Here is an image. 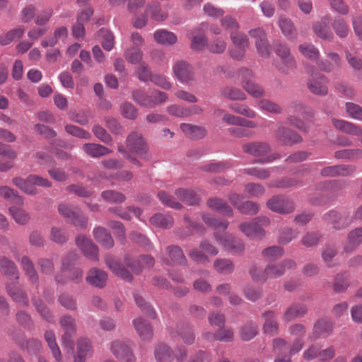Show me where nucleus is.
<instances>
[{"instance_id": "nucleus-1", "label": "nucleus", "mask_w": 362, "mask_h": 362, "mask_svg": "<svg viewBox=\"0 0 362 362\" xmlns=\"http://www.w3.org/2000/svg\"><path fill=\"white\" fill-rule=\"evenodd\" d=\"M296 266L294 260L286 259L279 263L268 264L263 271H260L256 267H252L249 272L254 281L264 282L270 279H274L282 276L286 269H294Z\"/></svg>"}, {"instance_id": "nucleus-2", "label": "nucleus", "mask_w": 362, "mask_h": 362, "mask_svg": "<svg viewBox=\"0 0 362 362\" xmlns=\"http://www.w3.org/2000/svg\"><path fill=\"white\" fill-rule=\"evenodd\" d=\"M13 183L24 193L35 195L37 193L36 187H50L52 184L46 178L37 175H30L25 179L17 177L13 179Z\"/></svg>"}, {"instance_id": "nucleus-3", "label": "nucleus", "mask_w": 362, "mask_h": 362, "mask_svg": "<svg viewBox=\"0 0 362 362\" xmlns=\"http://www.w3.org/2000/svg\"><path fill=\"white\" fill-rule=\"evenodd\" d=\"M59 214L78 229H85L88 226V219L77 207H72L66 204H60L58 206Z\"/></svg>"}, {"instance_id": "nucleus-4", "label": "nucleus", "mask_w": 362, "mask_h": 362, "mask_svg": "<svg viewBox=\"0 0 362 362\" xmlns=\"http://www.w3.org/2000/svg\"><path fill=\"white\" fill-rule=\"evenodd\" d=\"M239 76L242 87L249 95L256 98L265 95L264 89L254 81V75L250 69H240Z\"/></svg>"}, {"instance_id": "nucleus-5", "label": "nucleus", "mask_w": 362, "mask_h": 362, "mask_svg": "<svg viewBox=\"0 0 362 362\" xmlns=\"http://www.w3.org/2000/svg\"><path fill=\"white\" fill-rule=\"evenodd\" d=\"M214 238L226 252L233 255H242L244 253L245 244L240 239L228 234L219 235L217 233H214Z\"/></svg>"}, {"instance_id": "nucleus-6", "label": "nucleus", "mask_w": 362, "mask_h": 362, "mask_svg": "<svg viewBox=\"0 0 362 362\" xmlns=\"http://www.w3.org/2000/svg\"><path fill=\"white\" fill-rule=\"evenodd\" d=\"M127 147L138 156H146L149 146L143 135L136 131L130 132L126 139Z\"/></svg>"}, {"instance_id": "nucleus-7", "label": "nucleus", "mask_w": 362, "mask_h": 362, "mask_svg": "<svg viewBox=\"0 0 362 362\" xmlns=\"http://www.w3.org/2000/svg\"><path fill=\"white\" fill-rule=\"evenodd\" d=\"M266 205L271 211L281 214H291L295 210L293 202L281 195L272 197Z\"/></svg>"}, {"instance_id": "nucleus-8", "label": "nucleus", "mask_w": 362, "mask_h": 362, "mask_svg": "<svg viewBox=\"0 0 362 362\" xmlns=\"http://www.w3.org/2000/svg\"><path fill=\"white\" fill-rule=\"evenodd\" d=\"M59 325L64 331L62 336V344L65 348L73 349L72 337L76 333L75 320L70 315H64L59 319Z\"/></svg>"}, {"instance_id": "nucleus-9", "label": "nucleus", "mask_w": 362, "mask_h": 362, "mask_svg": "<svg viewBox=\"0 0 362 362\" xmlns=\"http://www.w3.org/2000/svg\"><path fill=\"white\" fill-rule=\"evenodd\" d=\"M274 52L282 61L283 66L279 68L281 72L288 73L296 68V60L291 54L290 49L286 44L276 42L274 45Z\"/></svg>"}, {"instance_id": "nucleus-10", "label": "nucleus", "mask_w": 362, "mask_h": 362, "mask_svg": "<svg viewBox=\"0 0 362 362\" xmlns=\"http://www.w3.org/2000/svg\"><path fill=\"white\" fill-rule=\"evenodd\" d=\"M243 151L252 157L262 158L267 156L272 151L268 142L263 141H252L243 144Z\"/></svg>"}, {"instance_id": "nucleus-11", "label": "nucleus", "mask_w": 362, "mask_h": 362, "mask_svg": "<svg viewBox=\"0 0 362 362\" xmlns=\"http://www.w3.org/2000/svg\"><path fill=\"white\" fill-rule=\"evenodd\" d=\"M173 72L175 78L182 83L189 84L194 79L193 67L184 60H180L175 63L173 66Z\"/></svg>"}, {"instance_id": "nucleus-12", "label": "nucleus", "mask_w": 362, "mask_h": 362, "mask_svg": "<svg viewBox=\"0 0 362 362\" xmlns=\"http://www.w3.org/2000/svg\"><path fill=\"white\" fill-rule=\"evenodd\" d=\"M110 350L112 354L119 360H124L126 362H135L136 358L127 341H113L110 344Z\"/></svg>"}, {"instance_id": "nucleus-13", "label": "nucleus", "mask_w": 362, "mask_h": 362, "mask_svg": "<svg viewBox=\"0 0 362 362\" xmlns=\"http://www.w3.org/2000/svg\"><path fill=\"white\" fill-rule=\"evenodd\" d=\"M275 138L284 145L299 144L303 141L301 136L293 129L279 126L274 132Z\"/></svg>"}, {"instance_id": "nucleus-14", "label": "nucleus", "mask_w": 362, "mask_h": 362, "mask_svg": "<svg viewBox=\"0 0 362 362\" xmlns=\"http://www.w3.org/2000/svg\"><path fill=\"white\" fill-rule=\"evenodd\" d=\"M78 257L75 252L69 253L62 262V272H67L69 279L75 284H79L83 279V272L80 268H71L69 269V267L71 262L76 261Z\"/></svg>"}, {"instance_id": "nucleus-15", "label": "nucleus", "mask_w": 362, "mask_h": 362, "mask_svg": "<svg viewBox=\"0 0 362 362\" xmlns=\"http://www.w3.org/2000/svg\"><path fill=\"white\" fill-rule=\"evenodd\" d=\"M76 243L87 259L92 261L98 260V248L90 239L80 235L76 238Z\"/></svg>"}, {"instance_id": "nucleus-16", "label": "nucleus", "mask_w": 362, "mask_h": 362, "mask_svg": "<svg viewBox=\"0 0 362 362\" xmlns=\"http://www.w3.org/2000/svg\"><path fill=\"white\" fill-rule=\"evenodd\" d=\"M327 83L328 80L325 76L317 74L308 81V88L312 93L324 96L328 93Z\"/></svg>"}, {"instance_id": "nucleus-17", "label": "nucleus", "mask_w": 362, "mask_h": 362, "mask_svg": "<svg viewBox=\"0 0 362 362\" xmlns=\"http://www.w3.org/2000/svg\"><path fill=\"white\" fill-rule=\"evenodd\" d=\"M250 35L255 39V45L259 54L267 57L269 54V42L264 29L257 28L249 31Z\"/></svg>"}, {"instance_id": "nucleus-18", "label": "nucleus", "mask_w": 362, "mask_h": 362, "mask_svg": "<svg viewBox=\"0 0 362 362\" xmlns=\"http://www.w3.org/2000/svg\"><path fill=\"white\" fill-rule=\"evenodd\" d=\"M355 172L354 165L341 164L323 168L321 170V175L324 177L349 176Z\"/></svg>"}, {"instance_id": "nucleus-19", "label": "nucleus", "mask_w": 362, "mask_h": 362, "mask_svg": "<svg viewBox=\"0 0 362 362\" xmlns=\"http://www.w3.org/2000/svg\"><path fill=\"white\" fill-rule=\"evenodd\" d=\"M329 22L330 17L325 16L320 21L313 23V30L319 38L325 40H331L333 39L334 35L329 26Z\"/></svg>"}, {"instance_id": "nucleus-20", "label": "nucleus", "mask_w": 362, "mask_h": 362, "mask_svg": "<svg viewBox=\"0 0 362 362\" xmlns=\"http://www.w3.org/2000/svg\"><path fill=\"white\" fill-rule=\"evenodd\" d=\"M8 295L11 299L21 307H27L29 305V299L26 293L18 286L16 282L8 283L6 285Z\"/></svg>"}, {"instance_id": "nucleus-21", "label": "nucleus", "mask_w": 362, "mask_h": 362, "mask_svg": "<svg viewBox=\"0 0 362 362\" xmlns=\"http://www.w3.org/2000/svg\"><path fill=\"white\" fill-rule=\"evenodd\" d=\"M239 229L250 239L261 240L266 235L265 230L254 219L250 222L242 223Z\"/></svg>"}, {"instance_id": "nucleus-22", "label": "nucleus", "mask_w": 362, "mask_h": 362, "mask_svg": "<svg viewBox=\"0 0 362 362\" xmlns=\"http://www.w3.org/2000/svg\"><path fill=\"white\" fill-rule=\"evenodd\" d=\"M107 280V274L98 268H91L87 273L86 283L93 287L103 288L105 286Z\"/></svg>"}, {"instance_id": "nucleus-23", "label": "nucleus", "mask_w": 362, "mask_h": 362, "mask_svg": "<svg viewBox=\"0 0 362 362\" xmlns=\"http://www.w3.org/2000/svg\"><path fill=\"white\" fill-rule=\"evenodd\" d=\"M125 264L132 269L136 274H139L143 268H149L153 266L154 259L151 255H141L138 259V262L131 259L129 257L124 259Z\"/></svg>"}, {"instance_id": "nucleus-24", "label": "nucleus", "mask_w": 362, "mask_h": 362, "mask_svg": "<svg viewBox=\"0 0 362 362\" xmlns=\"http://www.w3.org/2000/svg\"><path fill=\"white\" fill-rule=\"evenodd\" d=\"M362 245V227L351 230L347 235L346 242L344 245V252L351 253Z\"/></svg>"}, {"instance_id": "nucleus-25", "label": "nucleus", "mask_w": 362, "mask_h": 362, "mask_svg": "<svg viewBox=\"0 0 362 362\" xmlns=\"http://www.w3.org/2000/svg\"><path fill=\"white\" fill-rule=\"evenodd\" d=\"M93 354V347L87 338H80L76 341V354L74 362H85L87 357Z\"/></svg>"}, {"instance_id": "nucleus-26", "label": "nucleus", "mask_w": 362, "mask_h": 362, "mask_svg": "<svg viewBox=\"0 0 362 362\" xmlns=\"http://www.w3.org/2000/svg\"><path fill=\"white\" fill-rule=\"evenodd\" d=\"M105 263L108 268L118 277L127 281H131L133 279L130 272L118 262L111 256L105 257Z\"/></svg>"}, {"instance_id": "nucleus-27", "label": "nucleus", "mask_w": 362, "mask_h": 362, "mask_svg": "<svg viewBox=\"0 0 362 362\" xmlns=\"http://www.w3.org/2000/svg\"><path fill=\"white\" fill-rule=\"evenodd\" d=\"M133 325L141 340L149 341L153 338V329L146 320L141 317L136 318L133 321Z\"/></svg>"}, {"instance_id": "nucleus-28", "label": "nucleus", "mask_w": 362, "mask_h": 362, "mask_svg": "<svg viewBox=\"0 0 362 362\" xmlns=\"http://www.w3.org/2000/svg\"><path fill=\"white\" fill-rule=\"evenodd\" d=\"M262 317L264 320L263 332L270 336H274L279 333V323L275 320L276 314L272 310H267L262 313Z\"/></svg>"}, {"instance_id": "nucleus-29", "label": "nucleus", "mask_w": 362, "mask_h": 362, "mask_svg": "<svg viewBox=\"0 0 362 362\" xmlns=\"http://www.w3.org/2000/svg\"><path fill=\"white\" fill-rule=\"evenodd\" d=\"M0 271L8 279H19V272L16 264L6 257H0Z\"/></svg>"}, {"instance_id": "nucleus-30", "label": "nucleus", "mask_w": 362, "mask_h": 362, "mask_svg": "<svg viewBox=\"0 0 362 362\" xmlns=\"http://www.w3.org/2000/svg\"><path fill=\"white\" fill-rule=\"evenodd\" d=\"M273 349L279 355L274 362H291V356L284 354L288 348V342L282 338H275L272 342Z\"/></svg>"}, {"instance_id": "nucleus-31", "label": "nucleus", "mask_w": 362, "mask_h": 362, "mask_svg": "<svg viewBox=\"0 0 362 362\" xmlns=\"http://www.w3.org/2000/svg\"><path fill=\"white\" fill-rule=\"evenodd\" d=\"M323 220L332 224L336 230H341L347 227L348 223L343 218L342 216L337 211L331 210L323 215Z\"/></svg>"}, {"instance_id": "nucleus-32", "label": "nucleus", "mask_w": 362, "mask_h": 362, "mask_svg": "<svg viewBox=\"0 0 362 362\" xmlns=\"http://www.w3.org/2000/svg\"><path fill=\"white\" fill-rule=\"evenodd\" d=\"M208 206L227 216H233V211L226 201L219 198H211L207 202Z\"/></svg>"}, {"instance_id": "nucleus-33", "label": "nucleus", "mask_w": 362, "mask_h": 362, "mask_svg": "<svg viewBox=\"0 0 362 362\" xmlns=\"http://www.w3.org/2000/svg\"><path fill=\"white\" fill-rule=\"evenodd\" d=\"M180 129L187 136L192 139H201L206 134L204 127L191 124L182 123L180 124Z\"/></svg>"}, {"instance_id": "nucleus-34", "label": "nucleus", "mask_w": 362, "mask_h": 362, "mask_svg": "<svg viewBox=\"0 0 362 362\" xmlns=\"http://www.w3.org/2000/svg\"><path fill=\"white\" fill-rule=\"evenodd\" d=\"M191 48L193 50L201 51L207 46V40L202 28H197L192 31Z\"/></svg>"}, {"instance_id": "nucleus-35", "label": "nucleus", "mask_w": 362, "mask_h": 362, "mask_svg": "<svg viewBox=\"0 0 362 362\" xmlns=\"http://www.w3.org/2000/svg\"><path fill=\"white\" fill-rule=\"evenodd\" d=\"M279 26L281 33L289 40L294 39L297 36V32L292 21L285 16H280L279 17Z\"/></svg>"}, {"instance_id": "nucleus-36", "label": "nucleus", "mask_w": 362, "mask_h": 362, "mask_svg": "<svg viewBox=\"0 0 362 362\" xmlns=\"http://www.w3.org/2000/svg\"><path fill=\"white\" fill-rule=\"evenodd\" d=\"M21 265L28 276L29 281L34 284L38 283V274L35 269L34 264L28 256H23L21 259Z\"/></svg>"}, {"instance_id": "nucleus-37", "label": "nucleus", "mask_w": 362, "mask_h": 362, "mask_svg": "<svg viewBox=\"0 0 362 362\" xmlns=\"http://www.w3.org/2000/svg\"><path fill=\"white\" fill-rule=\"evenodd\" d=\"M332 332V323L329 320L321 319L314 325L313 334L315 338L325 337Z\"/></svg>"}, {"instance_id": "nucleus-38", "label": "nucleus", "mask_w": 362, "mask_h": 362, "mask_svg": "<svg viewBox=\"0 0 362 362\" xmlns=\"http://www.w3.org/2000/svg\"><path fill=\"white\" fill-rule=\"evenodd\" d=\"M44 339L46 341L52 356L57 362L62 360V354L56 341V336L53 331L47 330L44 334Z\"/></svg>"}, {"instance_id": "nucleus-39", "label": "nucleus", "mask_w": 362, "mask_h": 362, "mask_svg": "<svg viewBox=\"0 0 362 362\" xmlns=\"http://www.w3.org/2000/svg\"><path fill=\"white\" fill-rule=\"evenodd\" d=\"M95 239L105 248H111L114 245V240L107 230L102 227L95 228L93 230Z\"/></svg>"}, {"instance_id": "nucleus-40", "label": "nucleus", "mask_w": 362, "mask_h": 362, "mask_svg": "<svg viewBox=\"0 0 362 362\" xmlns=\"http://www.w3.org/2000/svg\"><path fill=\"white\" fill-rule=\"evenodd\" d=\"M83 150L91 157H100L110 154L112 151L107 147L98 144H86L83 146Z\"/></svg>"}, {"instance_id": "nucleus-41", "label": "nucleus", "mask_w": 362, "mask_h": 362, "mask_svg": "<svg viewBox=\"0 0 362 362\" xmlns=\"http://www.w3.org/2000/svg\"><path fill=\"white\" fill-rule=\"evenodd\" d=\"M255 107L264 112L271 114H281L282 112V108L279 104L268 99L259 100L255 103Z\"/></svg>"}, {"instance_id": "nucleus-42", "label": "nucleus", "mask_w": 362, "mask_h": 362, "mask_svg": "<svg viewBox=\"0 0 362 362\" xmlns=\"http://www.w3.org/2000/svg\"><path fill=\"white\" fill-rule=\"evenodd\" d=\"M154 40L159 44L163 45H172L176 43L177 38L176 35L164 29L156 30L153 34Z\"/></svg>"}, {"instance_id": "nucleus-43", "label": "nucleus", "mask_w": 362, "mask_h": 362, "mask_svg": "<svg viewBox=\"0 0 362 362\" xmlns=\"http://www.w3.org/2000/svg\"><path fill=\"white\" fill-rule=\"evenodd\" d=\"M155 358L158 362H170L173 358V351L165 344H160L154 350Z\"/></svg>"}, {"instance_id": "nucleus-44", "label": "nucleus", "mask_w": 362, "mask_h": 362, "mask_svg": "<svg viewBox=\"0 0 362 362\" xmlns=\"http://www.w3.org/2000/svg\"><path fill=\"white\" fill-rule=\"evenodd\" d=\"M175 194L180 201L189 205L197 204L199 202V197L192 189L180 188L177 189Z\"/></svg>"}, {"instance_id": "nucleus-45", "label": "nucleus", "mask_w": 362, "mask_h": 362, "mask_svg": "<svg viewBox=\"0 0 362 362\" xmlns=\"http://www.w3.org/2000/svg\"><path fill=\"white\" fill-rule=\"evenodd\" d=\"M25 32V29L23 26H17L4 35H0V45L2 46L8 45L13 41L21 38Z\"/></svg>"}, {"instance_id": "nucleus-46", "label": "nucleus", "mask_w": 362, "mask_h": 362, "mask_svg": "<svg viewBox=\"0 0 362 362\" xmlns=\"http://www.w3.org/2000/svg\"><path fill=\"white\" fill-rule=\"evenodd\" d=\"M132 99L139 105L145 107H153V98L144 90L136 89L132 92Z\"/></svg>"}, {"instance_id": "nucleus-47", "label": "nucleus", "mask_w": 362, "mask_h": 362, "mask_svg": "<svg viewBox=\"0 0 362 362\" xmlns=\"http://www.w3.org/2000/svg\"><path fill=\"white\" fill-rule=\"evenodd\" d=\"M151 225L161 228H170L173 225V218L170 215L156 214L150 218Z\"/></svg>"}, {"instance_id": "nucleus-48", "label": "nucleus", "mask_w": 362, "mask_h": 362, "mask_svg": "<svg viewBox=\"0 0 362 362\" xmlns=\"http://www.w3.org/2000/svg\"><path fill=\"white\" fill-rule=\"evenodd\" d=\"M221 93L223 96L231 100H245L247 98L245 93L240 89L230 86L222 88Z\"/></svg>"}, {"instance_id": "nucleus-49", "label": "nucleus", "mask_w": 362, "mask_h": 362, "mask_svg": "<svg viewBox=\"0 0 362 362\" xmlns=\"http://www.w3.org/2000/svg\"><path fill=\"white\" fill-rule=\"evenodd\" d=\"M332 124L337 129L346 134L355 135V134H358L360 132L359 127L358 126L347 121L332 119Z\"/></svg>"}, {"instance_id": "nucleus-50", "label": "nucleus", "mask_w": 362, "mask_h": 362, "mask_svg": "<svg viewBox=\"0 0 362 362\" xmlns=\"http://www.w3.org/2000/svg\"><path fill=\"white\" fill-rule=\"evenodd\" d=\"M344 55L349 66L354 71H360L362 69V58L356 52L345 49Z\"/></svg>"}, {"instance_id": "nucleus-51", "label": "nucleus", "mask_w": 362, "mask_h": 362, "mask_svg": "<svg viewBox=\"0 0 362 362\" xmlns=\"http://www.w3.org/2000/svg\"><path fill=\"white\" fill-rule=\"evenodd\" d=\"M166 250L172 262L179 264H185L187 262L186 257L180 247L171 245L168 247Z\"/></svg>"}, {"instance_id": "nucleus-52", "label": "nucleus", "mask_w": 362, "mask_h": 362, "mask_svg": "<svg viewBox=\"0 0 362 362\" xmlns=\"http://www.w3.org/2000/svg\"><path fill=\"white\" fill-rule=\"evenodd\" d=\"M124 56L126 60L132 64H140L143 62V52L139 47H129L124 50Z\"/></svg>"}, {"instance_id": "nucleus-53", "label": "nucleus", "mask_w": 362, "mask_h": 362, "mask_svg": "<svg viewBox=\"0 0 362 362\" xmlns=\"http://www.w3.org/2000/svg\"><path fill=\"white\" fill-rule=\"evenodd\" d=\"M300 52L306 58L316 61L320 57L319 49L313 44L303 43L299 45Z\"/></svg>"}, {"instance_id": "nucleus-54", "label": "nucleus", "mask_w": 362, "mask_h": 362, "mask_svg": "<svg viewBox=\"0 0 362 362\" xmlns=\"http://www.w3.org/2000/svg\"><path fill=\"white\" fill-rule=\"evenodd\" d=\"M284 253V250L279 246H271L264 249L262 252L263 258L269 262H274L281 258Z\"/></svg>"}, {"instance_id": "nucleus-55", "label": "nucleus", "mask_w": 362, "mask_h": 362, "mask_svg": "<svg viewBox=\"0 0 362 362\" xmlns=\"http://www.w3.org/2000/svg\"><path fill=\"white\" fill-rule=\"evenodd\" d=\"M229 108L235 113L250 119L255 118L257 116L256 112L246 104L232 103L229 105Z\"/></svg>"}, {"instance_id": "nucleus-56", "label": "nucleus", "mask_w": 362, "mask_h": 362, "mask_svg": "<svg viewBox=\"0 0 362 362\" xmlns=\"http://www.w3.org/2000/svg\"><path fill=\"white\" fill-rule=\"evenodd\" d=\"M49 238L57 244L64 245L68 241L69 235L65 230L54 226L50 230Z\"/></svg>"}, {"instance_id": "nucleus-57", "label": "nucleus", "mask_w": 362, "mask_h": 362, "mask_svg": "<svg viewBox=\"0 0 362 362\" xmlns=\"http://www.w3.org/2000/svg\"><path fill=\"white\" fill-rule=\"evenodd\" d=\"M214 269L221 274H230L234 270V265L230 259H217L214 262Z\"/></svg>"}, {"instance_id": "nucleus-58", "label": "nucleus", "mask_w": 362, "mask_h": 362, "mask_svg": "<svg viewBox=\"0 0 362 362\" xmlns=\"http://www.w3.org/2000/svg\"><path fill=\"white\" fill-rule=\"evenodd\" d=\"M134 298L136 304L139 308H140L145 315L151 319H155L156 317V313L155 310L141 296L135 293L134 295Z\"/></svg>"}, {"instance_id": "nucleus-59", "label": "nucleus", "mask_w": 362, "mask_h": 362, "mask_svg": "<svg viewBox=\"0 0 362 362\" xmlns=\"http://www.w3.org/2000/svg\"><path fill=\"white\" fill-rule=\"evenodd\" d=\"M101 197L106 202L111 204H121L126 199L125 196L115 190H106L101 193Z\"/></svg>"}, {"instance_id": "nucleus-60", "label": "nucleus", "mask_w": 362, "mask_h": 362, "mask_svg": "<svg viewBox=\"0 0 362 362\" xmlns=\"http://www.w3.org/2000/svg\"><path fill=\"white\" fill-rule=\"evenodd\" d=\"M307 313V309L303 305H292L289 307L284 315V319L290 321L296 317L303 316Z\"/></svg>"}, {"instance_id": "nucleus-61", "label": "nucleus", "mask_w": 362, "mask_h": 362, "mask_svg": "<svg viewBox=\"0 0 362 362\" xmlns=\"http://www.w3.org/2000/svg\"><path fill=\"white\" fill-rule=\"evenodd\" d=\"M9 212L15 221L18 224L25 225L30 219L29 214L21 208L12 206L9 209Z\"/></svg>"}, {"instance_id": "nucleus-62", "label": "nucleus", "mask_w": 362, "mask_h": 362, "mask_svg": "<svg viewBox=\"0 0 362 362\" xmlns=\"http://www.w3.org/2000/svg\"><path fill=\"white\" fill-rule=\"evenodd\" d=\"M298 233L297 230L291 228H284L279 231L278 242L283 245L288 244L297 237Z\"/></svg>"}, {"instance_id": "nucleus-63", "label": "nucleus", "mask_w": 362, "mask_h": 362, "mask_svg": "<svg viewBox=\"0 0 362 362\" xmlns=\"http://www.w3.org/2000/svg\"><path fill=\"white\" fill-rule=\"evenodd\" d=\"M244 192L248 197H259L264 195L265 188L260 184L251 182L245 186Z\"/></svg>"}, {"instance_id": "nucleus-64", "label": "nucleus", "mask_w": 362, "mask_h": 362, "mask_svg": "<svg viewBox=\"0 0 362 362\" xmlns=\"http://www.w3.org/2000/svg\"><path fill=\"white\" fill-rule=\"evenodd\" d=\"M259 206L257 202L245 201L238 206V211L243 214L253 216L259 212Z\"/></svg>"}]
</instances>
